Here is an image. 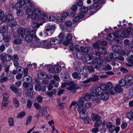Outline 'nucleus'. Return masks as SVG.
Instances as JSON below:
<instances>
[{
	"mask_svg": "<svg viewBox=\"0 0 133 133\" xmlns=\"http://www.w3.org/2000/svg\"><path fill=\"white\" fill-rule=\"evenodd\" d=\"M30 15L31 18L34 20L38 19L39 17V16L34 13H32Z\"/></svg>",
	"mask_w": 133,
	"mask_h": 133,
	"instance_id": "obj_44",
	"label": "nucleus"
},
{
	"mask_svg": "<svg viewBox=\"0 0 133 133\" xmlns=\"http://www.w3.org/2000/svg\"><path fill=\"white\" fill-rule=\"evenodd\" d=\"M84 98L85 100L89 101L91 98V95H90L89 93H87L84 96Z\"/></svg>",
	"mask_w": 133,
	"mask_h": 133,
	"instance_id": "obj_56",
	"label": "nucleus"
},
{
	"mask_svg": "<svg viewBox=\"0 0 133 133\" xmlns=\"http://www.w3.org/2000/svg\"><path fill=\"white\" fill-rule=\"evenodd\" d=\"M99 94L98 93H96L98 96L101 95V98L102 100L105 101L107 100L109 98V96L107 92H102V93Z\"/></svg>",
	"mask_w": 133,
	"mask_h": 133,
	"instance_id": "obj_13",
	"label": "nucleus"
},
{
	"mask_svg": "<svg viewBox=\"0 0 133 133\" xmlns=\"http://www.w3.org/2000/svg\"><path fill=\"white\" fill-rule=\"evenodd\" d=\"M49 43L51 45H56L60 43L58 39L54 38H50Z\"/></svg>",
	"mask_w": 133,
	"mask_h": 133,
	"instance_id": "obj_21",
	"label": "nucleus"
},
{
	"mask_svg": "<svg viewBox=\"0 0 133 133\" xmlns=\"http://www.w3.org/2000/svg\"><path fill=\"white\" fill-rule=\"evenodd\" d=\"M77 6L76 5H74L71 8V9L72 11L71 12V14H70V15L71 17H73L75 16V11L77 10Z\"/></svg>",
	"mask_w": 133,
	"mask_h": 133,
	"instance_id": "obj_25",
	"label": "nucleus"
},
{
	"mask_svg": "<svg viewBox=\"0 0 133 133\" xmlns=\"http://www.w3.org/2000/svg\"><path fill=\"white\" fill-rule=\"evenodd\" d=\"M104 62L103 59L100 58L95 59L92 63V66L95 69H97L99 67V64H102Z\"/></svg>",
	"mask_w": 133,
	"mask_h": 133,
	"instance_id": "obj_6",
	"label": "nucleus"
},
{
	"mask_svg": "<svg viewBox=\"0 0 133 133\" xmlns=\"http://www.w3.org/2000/svg\"><path fill=\"white\" fill-rule=\"evenodd\" d=\"M107 51L105 48L104 47H100L98 49L97 51L96 52L97 55L103 54H106Z\"/></svg>",
	"mask_w": 133,
	"mask_h": 133,
	"instance_id": "obj_19",
	"label": "nucleus"
},
{
	"mask_svg": "<svg viewBox=\"0 0 133 133\" xmlns=\"http://www.w3.org/2000/svg\"><path fill=\"white\" fill-rule=\"evenodd\" d=\"M72 76L74 78L78 80L80 79L81 77V75L76 72L73 73Z\"/></svg>",
	"mask_w": 133,
	"mask_h": 133,
	"instance_id": "obj_27",
	"label": "nucleus"
},
{
	"mask_svg": "<svg viewBox=\"0 0 133 133\" xmlns=\"http://www.w3.org/2000/svg\"><path fill=\"white\" fill-rule=\"evenodd\" d=\"M37 22L40 26L42 25L43 23L45 22L47 18V14H42L41 15L40 17H39Z\"/></svg>",
	"mask_w": 133,
	"mask_h": 133,
	"instance_id": "obj_14",
	"label": "nucleus"
},
{
	"mask_svg": "<svg viewBox=\"0 0 133 133\" xmlns=\"http://www.w3.org/2000/svg\"><path fill=\"white\" fill-rule=\"evenodd\" d=\"M90 49V48L89 47H86L84 48V47L81 46L80 47V52H81L82 53H87L88 51Z\"/></svg>",
	"mask_w": 133,
	"mask_h": 133,
	"instance_id": "obj_29",
	"label": "nucleus"
},
{
	"mask_svg": "<svg viewBox=\"0 0 133 133\" xmlns=\"http://www.w3.org/2000/svg\"><path fill=\"white\" fill-rule=\"evenodd\" d=\"M91 98L92 101H95L96 103H99L100 102V99L98 98L97 94L95 92H92L91 93Z\"/></svg>",
	"mask_w": 133,
	"mask_h": 133,
	"instance_id": "obj_16",
	"label": "nucleus"
},
{
	"mask_svg": "<svg viewBox=\"0 0 133 133\" xmlns=\"http://www.w3.org/2000/svg\"><path fill=\"white\" fill-rule=\"evenodd\" d=\"M25 3L26 5L28 7L31 8H34L35 7L34 4L31 2L30 0H28L27 1H26Z\"/></svg>",
	"mask_w": 133,
	"mask_h": 133,
	"instance_id": "obj_38",
	"label": "nucleus"
},
{
	"mask_svg": "<svg viewBox=\"0 0 133 133\" xmlns=\"http://www.w3.org/2000/svg\"><path fill=\"white\" fill-rule=\"evenodd\" d=\"M10 88L11 90L15 93H17V91L18 90V89L14 86L11 85L10 86Z\"/></svg>",
	"mask_w": 133,
	"mask_h": 133,
	"instance_id": "obj_49",
	"label": "nucleus"
},
{
	"mask_svg": "<svg viewBox=\"0 0 133 133\" xmlns=\"http://www.w3.org/2000/svg\"><path fill=\"white\" fill-rule=\"evenodd\" d=\"M82 59L84 62L88 64H91L92 65V59L90 56L88 55H84Z\"/></svg>",
	"mask_w": 133,
	"mask_h": 133,
	"instance_id": "obj_15",
	"label": "nucleus"
},
{
	"mask_svg": "<svg viewBox=\"0 0 133 133\" xmlns=\"http://www.w3.org/2000/svg\"><path fill=\"white\" fill-rule=\"evenodd\" d=\"M85 100L84 98H80L77 103V106L76 107L77 108V110L79 114L80 117L82 119L84 118L85 116V115L87 113L86 110L83 107L84 102Z\"/></svg>",
	"mask_w": 133,
	"mask_h": 133,
	"instance_id": "obj_1",
	"label": "nucleus"
},
{
	"mask_svg": "<svg viewBox=\"0 0 133 133\" xmlns=\"http://www.w3.org/2000/svg\"><path fill=\"white\" fill-rule=\"evenodd\" d=\"M41 47L49 48L50 47L49 42L47 40H44L41 42Z\"/></svg>",
	"mask_w": 133,
	"mask_h": 133,
	"instance_id": "obj_17",
	"label": "nucleus"
},
{
	"mask_svg": "<svg viewBox=\"0 0 133 133\" xmlns=\"http://www.w3.org/2000/svg\"><path fill=\"white\" fill-rule=\"evenodd\" d=\"M26 115L24 111H22L20 112L17 116L18 118H21L23 117Z\"/></svg>",
	"mask_w": 133,
	"mask_h": 133,
	"instance_id": "obj_47",
	"label": "nucleus"
},
{
	"mask_svg": "<svg viewBox=\"0 0 133 133\" xmlns=\"http://www.w3.org/2000/svg\"><path fill=\"white\" fill-rule=\"evenodd\" d=\"M88 8L84 6H82L80 9V11L83 13L87 12L88 11Z\"/></svg>",
	"mask_w": 133,
	"mask_h": 133,
	"instance_id": "obj_43",
	"label": "nucleus"
},
{
	"mask_svg": "<svg viewBox=\"0 0 133 133\" xmlns=\"http://www.w3.org/2000/svg\"><path fill=\"white\" fill-rule=\"evenodd\" d=\"M91 118L93 121H98L100 120L101 117L99 116L97 114L93 113L91 115Z\"/></svg>",
	"mask_w": 133,
	"mask_h": 133,
	"instance_id": "obj_23",
	"label": "nucleus"
},
{
	"mask_svg": "<svg viewBox=\"0 0 133 133\" xmlns=\"http://www.w3.org/2000/svg\"><path fill=\"white\" fill-rule=\"evenodd\" d=\"M115 129V127L113 125L111 126L109 128V130L110 132L112 133L114 131Z\"/></svg>",
	"mask_w": 133,
	"mask_h": 133,
	"instance_id": "obj_64",
	"label": "nucleus"
},
{
	"mask_svg": "<svg viewBox=\"0 0 133 133\" xmlns=\"http://www.w3.org/2000/svg\"><path fill=\"white\" fill-rule=\"evenodd\" d=\"M31 31L29 33L26 35L24 39L28 42H33L36 36V31L34 30H31L30 29Z\"/></svg>",
	"mask_w": 133,
	"mask_h": 133,
	"instance_id": "obj_2",
	"label": "nucleus"
},
{
	"mask_svg": "<svg viewBox=\"0 0 133 133\" xmlns=\"http://www.w3.org/2000/svg\"><path fill=\"white\" fill-rule=\"evenodd\" d=\"M102 124V121L101 120L97 121L94 123V126L95 127L97 128L99 127Z\"/></svg>",
	"mask_w": 133,
	"mask_h": 133,
	"instance_id": "obj_53",
	"label": "nucleus"
},
{
	"mask_svg": "<svg viewBox=\"0 0 133 133\" xmlns=\"http://www.w3.org/2000/svg\"><path fill=\"white\" fill-rule=\"evenodd\" d=\"M14 18L13 15L11 14H9L5 17V19L8 22H10Z\"/></svg>",
	"mask_w": 133,
	"mask_h": 133,
	"instance_id": "obj_31",
	"label": "nucleus"
},
{
	"mask_svg": "<svg viewBox=\"0 0 133 133\" xmlns=\"http://www.w3.org/2000/svg\"><path fill=\"white\" fill-rule=\"evenodd\" d=\"M2 29L4 33H5L7 32L8 29V26L6 25H3Z\"/></svg>",
	"mask_w": 133,
	"mask_h": 133,
	"instance_id": "obj_62",
	"label": "nucleus"
},
{
	"mask_svg": "<svg viewBox=\"0 0 133 133\" xmlns=\"http://www.w3.org/2000/svg\"><path fill=\"white\" fill-rule=\"evenodd\" d=\"M100 43V41H98L92 44L93 47L96 49H97L99 46V44Z\"/></svg>",
	"mask_w": 133,
	"mask_h": 133,
	"instance_id": "obj_42",
	"label": "nucleus"
},
{
	"mask_svg": "<svg viewBox=\"0 0 133 133\" xmlns=\"http://www.w3.org/2000/svg\"><path fill=\"white\" fill-rule=\"evenodd\" d=\"M100 75H97L95 74L92 76V77L89 78H88L87 80L83 81V83H85L90 82L91 81L95 82L96 81L99 79L98 77H99Z\"/></svg>",
	"mask_w": 133,
	"mask_h": 133,
	"instance_id": "obj_11",
	"label": "nucleus"
},
{
	"mask_svg": "<svg viewBox=\"0 0 133 133\" xmlns=\"http://www.w3.org/2000/svg\"><path fill=\"white\" fill-rule=\"evenodd\" d=\"M12 101L15 107L16 108L19 107V103L18 100L16 98H14L12 100Z\"/></svg>",
	"mask_w": 133,
	"mask_h": 133,
	"instance_id": "obj_36",
	"label": "nucleus"
},
{
	"mask_svg": "<svg viewBox=\"0 0 133 133\" xmlns=\"http://www.w3.org/2000/svg\"><path fill=\"white\" fill-rule=\"evenodd\" d=\"M11 7L13 8H14L16 9H18L21 8V6L19 4V3L18 2L15 4L14 6Z\"/></svg>",
	"mask_w": 133,
	"mask_h": 133,
	"instance_id": "obj_54",
	"label": "nucleus"
},
{
	"mask_svg": "<svg viewBox=\"0 0 133 133\" xmlns=\"http://www.w3.org/2000/svg\"><path fill=\"white\" fill-rule=\"evenodd\" d=\"M120 85H117L115 87L116 92L122 93L123 91V89Z\"/></svg>",
	"mask_w": 133,
	"mask_h": 133,
	"instance_id": "obj_28",
	"label": "nucleus"
},
{
	"mask_svg": "<svg viewBox=\"0 0 133 133\" xmlns=\"http://www.w3.org/2000/svg\"><path fill=\"white\" fill-rule=\"evenodd\" d=\"M0 59L2 61V64L4 66L8 65L7 61H9L11 59V56L9 55L6 54L4 55L3 54L0 55Z\"/></svg>",
	"mask_w": 133,
	"mask_h": 133,
	"instance_id": "obj_5",
	"label": "nucleus"
},
{
	"mask_svg": "<svg viewBox=\"0 0 133 133\" xmlns=\"http://www.w3.org/2000/svg\"><path fill=\"white\" fill-rule=\"evenodd\" d=\"M30 31V28H27L25 29L22 27L19 28L17 31V32L18 35V37L21 36L22 39H24L26 35L28 34Z\"/></svg>",
	"mask_w": 133,
	"mask_h": 133,
	"instance_id": "obj_4",
	"label": "nucleus"
},
{
	"mask_svg": "<svg viewBox=\"0 0 133 133\" xmlns=\"http://www.w3.org/2000/svg\"><path fill=\"white\" fill-rule=\"evenodd\" d=\"M8 122L10 126H13L14 123V119L12 118H10L8 119Z\"/></svg>",
	"mask_w": 133,
	"mask_h": 133,
	"instance_id": "obj_55",
	"label": "nucleus"
},
{
	"mask_svg": "<svg viewBox=\"0 0 133 133\" xmlns=\"http://www.w3.org/2000/svg\"><path fill=\"white\" fill-rule=\"evenodd\" d=\"M7 65H6L5 66H4L5 67V71L6 73V76L8 77L9 76V65H8L7 66Z\"/></svg>",
	"mask_w": 133,
	"mask_h": 133,
	"instance_id": "obj_50",
	"label": "nucleus"
},
{
	"mask_svg": "<svg viewBox=\"0 0 133 133\" xmlns=\"http://www.w3.org/2000/svg\"><path fill=\"white\" fill-rule=\"evenodd\" d=\"M50 83L54 85V87H58L59 84L58 83L56 82L54 80H52L50 82Z\"/></svg>",
	"mask_w": 133,
	"mask_h": 133,
	"instance_id": "obj_59",
	"label": "nucleus"
},
{
	"mask_svg": "<svg viewBox=\"0 0 133 133\" xmlns=\"http://www.w3.org/2000/svg\"><path fill=\"white\" fill-rule=\"evenodd\" d=\"M1 104L2 107H7L8 105V100H3Z\"/></svg>",
	"mask_w": 133,
	"mask_h": 133,
	"instance_id": "obj_60",
	"label": "nucleus"
},
{
	"mask_svg": "<svg viewBox=\"0 0 133 133\" xmlns=\"http://www.w3.org/2000/svg\"><path fill=\"white\" fill-rule=\"evenodd\" d=\"M132 31V29L131 28H128L126 30H123L121 34V38H127L129 35L130 34V32Z\"/></svg>",
	"mask_w": 133,
	"mask_h": 133,
	"instance_id": "obj_9",
	"label": "nucleus"
},
{
	"mask_svg": "<svg viewBox=\"0 0 133 133\" xmlns=\"http://www.w3.org/2000/svg\"><path fill=\"white\" fill-rule=\"evenodd\" d=\"M10 95L9 94L7 93H4L3 94V100H8L9 98Z\"/></svg>",
	"mask_w": 133,
	"mask_h": 133,
	"instance_id": "obj_63",
	"label": "nucleus"
},
{
	"mask_svg": "<svg viewBox=\"0 0 133 133\" xmlns=\"http://www.w3.org/2000/svg\"><path fill=\"white\" fill-rule=\"evenodd\" d=\"M101 87H98L96 88L95 90V91L96 93H98L99 94L101 93L102 92L106 91L107 92L108 90L107 87L106 85L104 83H102L100 86Z\"/></svg>",
	"mask_w": 133,
	"mask_h": 133,
	"instance_id": "obj_7",
	"label": "nucleus"
},
{
	"mask_svg": "<svg viewBox=\"0 0 133 133\" xmlns=\"http://www.w3.org/2000/svg\"><path fill=\"white\" fill-rule=\"evenodd\" d=\"M10 22H9V26L10 27H14L17 24V22L14 18Z\"/></svg>",
	"mask_w": 133,
	"mask_h": 133,
	"instance_id": "obj_33",
	"label": "nucleus"
},
{
	"mask_svg": "<svg viewBox=\"0 0 133 133\" xmlns=\"http://www.w3.org/2000/svg\"><path fill=\"white\" fill-rule=\"evenodd\" d=\"M23 80L26 81L31 80V78L28 75H24L23 78Z\"/></svg>",
	"mask_w": 133,
	"mask_h": 133,
	"instance_id": "obj_46",
	"label": "nucleus"
},
{
	"mask_svg": "<svg viewBox=\"0 0 133 133\" xmlns=\"http://www.w3.org/2000/svg\"><path fill=\"white\" fill-rule=\"evenodd\" d=\"M55 73H58L62 69L61 66L59 65H56L54 66Z\"/></svg>",
	"mask_w": 133,
	"mask_h": 133,
	"instance_id": "obj_41",
	"label": "nucleus"
},
{
	"mask_svg": "<svg viewBox=\"0 0 133 133\" xmlns=\"http://www.w3.org/2000/svg\"><path fill=\"white\" fill-rule=\"evenodd\" d=\"M108 93L111 95H113L116 92V90L115 87H112V88L108 89L107 91Z\"/></svg>",
	"mask_w": 133,
	"mask_h": 133,
	"instance_id": "obj_35",
	"label": "nucleus"
},
{
	"mask_svg": "<svg viewBox=\"0 0 133 133\" xmlns=\"http://www.w3.org/2000/svg\"><path fill=\"white\" fill-rule=\"evenodd\" d=\"M19 57L18 55L16 54H15L13 55L12 57H11V59L13 61H17Z\"/></svg>",
	"mask_w": 133,
	"mask_h": 133,
	"instance_id": "obj_61",
	"label": "nucleus"
},
{
	"mask_svg": "<svg viewBox=\"0 0 133 133\" xmlns=\"http://www.w3.org/2000/svg\"><path fill=\"white\" fill-rule=\"evenodd\" d=\"M32 119V117L30 116H29L27 118L26 121V125H28L30 124L31 122Z\"/></svg>",
	"mask_w": 133,
	"mask_h": 133,
	"instance_id": "obj_57",
	"label": "nucleus"
},
{
	"mask_svg": "<svg viewBox=\"0 0 133 133\" xmlns=\"http://www.w3.org/2000/svg\"><path fill=\"white\" fill-rule=\"evenodd\" d=\"M127 117L130 119H131L133 118V109L130 112L127 114Z\"/></svg>",
	"mask_w": 133,
	"mask_h": 133,
	"instance_id": "obj_39",
	"label": "nucleus"
},
{
	"mask_svg": "<svg viewBox=\"0 0 133 133\" xmlns=\"http://www.w3.org/2000/svg\"><path fill=\"white\" fill-rule=\"evenodd\" d=\"M118 53H119L118 52H114L111 53L110 54L111 55V56L113 59H116L117 57V56L118 55Z\"/></svg>",
	"mask_w": 133,
	"mask_h": 133,
	"instance_id": "obj_48",
	"label": "nucleus"
},
{
	"mask_svg": "<svg viewBox=\"0 0 133 133\" xmlns=\"http://www.w3.org/2000/svg\"><path fill=\"white\" fill-rule=\"evenodd\" d=\"M35 38L32 42L34 45L38 47H41V42L40 41V40L37 38L36 36Z\"/></svg>",
	"mask_w": 133,
	"mask_h": 133,
	"instance_id": "obj_20",
	"label": "nucleus"
},
{
	"mask_svg": "<svg viewBox=\"0 0 133 133\" xmlns=\"http://www.w3.org/2000/svg\"><path fill=\"white\" fill-rule=\"evenodd\" d=\"M127 82L125 79H121L118 82V84L121 86L124 87L127 84Z\"/></svg>",
	"mask_w": 133,
	"mask_h": 133,
	"instance_id": "obj_37",
	"label": "nucleus"
},
{
	"mask_svg": "<svg viewBox=\"0 0 133 133\" xmlns=\"http://www.w3.org/2000/svg\"><path fill=\"white\" fill-rule=\"evenodd\" d=\"M56 19L55 17L53 16H51L50 15H48V16H47V18L46 19L47 20L49 21H54Z\"/></svg>",
	"mask_w": 133,
	"mask_h": 133,
	"instance_id": "obj_51",
	"label": "nucleus"
},
{
	"mask_svg": "<svg viewBox=\"0 0 133 133\" xmlns=\"http://www.w3.org/2000/svg\"><path fill=\"white\" fill-rule=\"evenodd\" d=\"M79 88V87H77L75 84H73L70 85L67 88V89L71 93L74 94L77 92L78 89Z\"/></svg>",
	"mask_w": 133,
	"mask_h": 133,
	"instance_id": "obj_12",
	"label": "nucleus"
},
{
	"mask_svg": "<svg viewBox=\"0 0 133 133\" xmlns=\"http://www.w3.org/2000/svg\"><path fill=\"white\" fill-rule=\"evenodd\" d=\"M25 94L28 97H31L33 95V92L31 90L27 91Z\"/></svg>",
	"mask_w": 133,
	"mask_h": 133,
	"instance_id": "obj_52",
	"label": "nucleus"
},
{
	"mask_svg": "<svg viewBox=\"0 0 133 133\" xmlns=\"http://www.w3.org/2000/svg\"><path fill=\"white\" fill-rule=\"evenodd\" d=\"M94 4L89 8V9L94 10L95 12H96L99 9L100 7H99V5L101 4H104L105 1L104 0L101 1V0H93Z\"/></svg>",
	"mask_w": 133,
	"mask_h": 133,
	"instance_id": "obj_3",
	"label": "nucleus"
},
{
	"mask_svg": "<svg viewBox=\"0 0 133 133\" xmlns=\"http://www.w3.org/2000/svg\"><path fill=\"white\" fill-rule=\"evenodd\" d=\"M127 62L126 63V65L128 67L133 66V59L132 58H127Z\"/></svg>",
	"mask_w": 133,
	"mask_h": 133,
	"instance_id": "obj_24",
	"label": "nucleus"
},
{
	"mask_svg": "<svg viewBox=\"0 0 133 133\" xmlns=\"http://www.w3.org/2000/svg\"><path fill=\"white\" fill-rule=\"evenodd\" d=\"M34 13L36 14L38 16L41 14V10L39 8H35L34 9Z\"/></svg>",
	"mask_w": 133,
	"mask_h": 133,
	"instance_id": "obj_45",
	"label": "nucleus"
},
{
	"mask_svg": "<svg viewBox=\"0 0 133 133\" xmlns=\"http://www.w3.org/2000/svg\"><path fill=\"white\" fill-rule=\"evenodd\" d=\"M55 28V26L51 24H49L46 27L45 30L46 31H49L50 30H53Z\"/></svg>",
	"mask_w": 133,
	"mask_h": 133,
	"instance_id": "obj_30",
	"label": "nucleus"
},
{
	"mask_svg": "<svg viewBox=\"0 0 133 133\" xmlns=\"http://www.w3.org/2000/svg\"><path fill=\"white\" fill-rule=\"evenodd\" d=\"M127 55L128 58H133V52L132 51H129L127 53Z\"/></svg>",
	"mask_w": 133,
	"mask_h": 133,
	"instance_id": "obj_58",
	"label": "nucleus"
},
{
	"mask_svg": "<svg viewBox=\"0 0 133 133\" xmlns=\"http://www.w3.org/2000/svg\"><path fill=\"white\" fill-rule=\"evenodd\" d=\"M23 87L25 88L28 90H31L33 89V87L32 84L25 82H23Z\"/></svg>",
	"mask_w": 133,
	"mask_h": 133,
	"instance_id": "obj_18",
	"label": "nucleus"
},
{
	"mask_svg": "<svg viewBox=\"0 0 133 133\" xmlns=\"http://www.w3.org/2000/svg\"><path fill=\"white\" fill-rule=\"evenodd\" d=\"M47 112L46 109L45 108H41L39 111L38 113L36 115V118L38 119L39 117L45 116L47 114Z\"/></svg>",
	"mask_w": 133,
	"mask_h": 133,
	"instance_id": "obj_10",
	"label": "nucleus"
},
{
	"mask_svg": "<svg viewBox=\"0 0 133 133\" xmlns=\"http://www.w3.org/2000/svg\"><path fill=\"white\" fill-rule=\"evenodd\" d=\"M112 49L114 52H119L121 49V48L119 45H114L113 46Z\"/></svg>",
	"mask_w": 133,
	"mask_h": 133,
	"instance_id": "obj_26",
	"label": "nucleus"
},
{
	"mask_svg": "<svg viewBox=\"0 0 133 133\" xmlns=\"http://www.w3.org/2000/svg\"><path fill=\"white\" fill-rule=\"evenodd\" d=\"M122 32L120 30L115 31L114 33V35L115 37V41L117 43H121V34Z\"/></svg>",
	"mask_w": 133,
	"mask_h": 133,
	"instance_id": "obj_8",
	"label": "nucleus"
},
{
	"mask_svg": "<svg viewBox=\"0 0 133 133\" xmlns=\"http://www.w3.org/2000/svg\"><path fill=\"white\" fill-rule=\"evenodd\" d=\"M102 69L104 71L109 70L111 69L112 68L109 64H107L103 66Z\"/></svg>",
	"mask_w": 133,
	"mask_h": 133,
	"instance_id": "obj_32",
	"label": "nucleus"
},
{
	"mask_svg": "<svg viewBox=\"0 0 133 133\" xmlns=\"http://www.w3.org/2000/svg\"><path fill=\"white\" fill-rule=\"evenodd\" d=\"M31 25L32 27L35 28L36 27L38 28L39 27L40 25L38 23H37L36 21H33L31 22Z\"/></svg>",
	"mask_w": 133,
	"mask_h": 133,
	"instance_id": "obj_34",
	"label": "nucleus"
},
{
	"mask_svg": "<svg viewBox=\"0 0 133 133\" xmlns=\"http://www.w3.org/2000/svg\"><path fill=\"white\" fill-rule=\"evenodd\" d=\"M65 36V34L64 35L62 32L58 36V37L59 38L58 40L59 41V42H63L64 40V37Z\"/></svg>",
	"mask_w": 133,
	"mask_h": 133,
	"instance_id": "obj_40",
	"label": "nucleus"
},
{
	"mask_svg": "<svg viewBox=\"0 0 133 133\" xmlns=\"http://www.w3.org/2000/svg\"><path fill=\"white\" fill-rule=\"evenodd\" d=\"M124 79L127 82H131L133 80V76L131 74H128L125 76Z\"/></svg>",
	"mask_w": 133,
	"mask_h": 133,
	"instance_id": "obj_22",
	"label": "nucleus"
}]
</instances>
